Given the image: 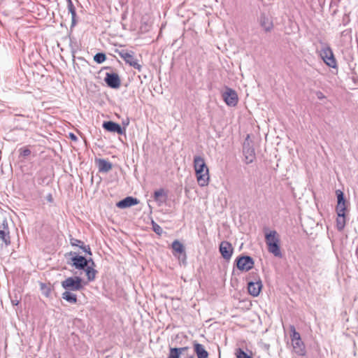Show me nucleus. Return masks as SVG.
<instances>
[{
	"label": "nucleus",
	"mask_w": 358,
	"mask_h": 358,
	"mask_svg": "<svg viewBox=\"0 0 358 358\" xmlns=\"http://www.w3.org/2000/svg\"><path fill=\"white\" fill-rule=\"evenodd\" d=\"M106 59V56L104 53H97L94 57V60L98 64H101Z\"/></svg>",
	"instance_id": "nucleus-25"
},
{
	"label": "nucleus",
	"mask_w": 358,
	"mask_h": 358,
	"mask_svg": "<svg viewBox=\"0 0 358 358\" xmlns=\"http://www.w3.org/2000/svg\"><path fill=\"white\" fill-rule=\"evenodd\" d=\"M222 98L229 106H235L238 101L236 92L229 87H227L225 92L222 94Z\"/></svg>",
	"instance_id": "nucleus-7"
},
{
	"label": "nucleus",
	"mask_w": 358,
	"mask_h": 358,
	"mask_svg": "<svg viewBox=\"0 0 358 358\" xmlns=\"http://www.w3.org/2000/svg\"><path fill=\"white\" fill-rule=\"evenodd\" d=\"M262 288V283L260 280L256 282H250L248 285V289L250 294L253 296H257Z\"/></svg>",
	"instance_id": "nucleus-14"
},
{
	"label": "nucleus",
	"mask_w": 358,
	"mask_h": 358,
	"mask_svg": "<svg viewBox=\"0 0 358 358\" xmlns=\"http://www.w3.org/2000/svg\"><path fill=\"white\" fill-rule=\"evenodd\" d=\"M172 249L175 255L185 252L183 245L178 240H176L172 243Z\"/></svg>",
	"instance_id": "nucleus-22"
},
{
	"label": "nucleus",
	"mask_w": 358,
	"mask_h": 358,
	"mask_svg": "<svg viewBox=\"0 0 358 358\" xmlns=\"http://www.w3.org/2000/svg\"><path fill=\"white\" fill-rule=\"evenodd\" d=\"M164 189H160L155 192L154 198L155 200H158L159 199V197L164 196Z\"/></svg>",
	"instance_id": "nucleus-29"
},
{
	"label": "nucleus",
	"mask_w": 358,
	"mask_h": 358,
	"mask_svg": "<svg viewBox=\"0 0 358 358\" xmlns=\"http://www.w3.org/2000/svg\"><path fill=\"white\" fill-rule=\"evenodd\" d=\"M45 294L48 296H49L50 293V289L48 287H46V288H45Z\"/></svg>",
	"instance_id": "nucleus-32"
},
{
	"label": "nucleus",
	"mask_w": 358,
	"mask_h": 358,
	"mask_svg": "<svg viewBox=\"0 0 358 358\" xmlns=\"http://www.w3.org/2000/svg\"><path fill=\"white\" fill-rule=\"evenodd\" d=\"M245 158L247 160V163L252 162L255 158L254 151L251 150L249 156H246Z\"/></svg>",
	"instance_id": "nucleus-30"
},
{
	"label": "nucleus",
	"mask_w": 358,
	"mask_h": 358,
	"mask_svg": "<svg viewBox=\"0 0 358 358\" xmlns=\"http://www.w3.org/2000/svg\"><path fill=\"white\" fill-rule=\"evenodd\" d=\"M46 287H47V286H46L45 284H43V283L41 284V289H44L45 288H46Z\"/></svg>",
	"instance_id": "nucleus-35"
},
{
	"label": "nucleus",
	"mask_w": 358,
	"mask_h": 358,
	"mask_svg": "<svg viewBox=\"0 0 358 358\" xmlns=\"http://www.w3.org/2000/svg\"><path fill=\"white\" fill-rule=\"evenodd\" d=\"M291 331L290 338L291 344L293 350L299 355H304L306 354V347L304 343L302 341L300 334L296 331L294 326L289 327Z\"/></svg>",
	"instance_id": "nucleus-4"
},
{
	"label": "nucleus",
	"mask_w": 358,
	"mask_h": 358,
	"mask_svg": "<svg viewBox=\"0 0 358 358\" xmlns=\"http://www.w3.org/2000/svg\"><path fill=\"white\" fill-rule=\"evenodd\" d=\"M138 203L136 199H134L131 196L126 197L125 199L120 201L117 203V206L120 208H125L134 205H136Z\"/></svg>",
	"instance_id": "nucleus-16"
},
{
	"label": "nucleus",
	"mask_w": 358,
	"mask_h": 358,
	"mask_svg": "<svg viewBox=\"0 0 358 358\" xmlns=\"http://www.w3.org/2000/svg\"><path fill=\"white\" fill-rule=\"evenodd\" d=\"M237 268L242 271H248L254 266L253 259L248 256H243L236 259Z\"/></svg>",
	"instance_id": "nucleus-9"
},
{
	"label": "nucleus",
	"mask_w": 358,
	"mask_h": 358,
	"mask_svg": "<svg viewBox=\"0 0 358 358\" xmlns=\"http://www.w3.org/2000/svg\"><path fill=\"white\" fill-rule=\"evenodd\" d=\"M48 200L50 202H52V201L53 199H52V194H49V195L48 196Z\"/></svg>",
	"instance_id": "nucleus-34"
},
{
	"label": "nucleus",
	"mask_w": 358,
	"mask_h": 358,
	"mask_svg": "<svg viewBox=\"0 0 358 358\" xmlns=\"http://www.w3.org/2000/svg\"><path fill=\"white\" fill-rule=\"evenodd\" d=\"M260 23L266 31H269L273 28V22L270 17L265 15L261 17Z\"/></svg>",
	"instance_id": "nucleus-19"
},
{
	"label": "nucleus",
	"mask_w": 358,
	"mask_h": 358,
	"mask_svg": "<svg viewBox=\"0 0 358 358\" xmlns=\"http://www.w3.org/2000/svg\"><path fill=\"white\" fill-rule=\"evenodd\" d=\"M266 243L269 252L275 257H281L280 237L276 231H270L265 235Z\"/></svg>",
	"instance_id": "nucleus-3"
},
{
	"label": "nucleus",
	"mask_w": 358,
	"mask_h": 358,
	"mask_svg": "<svg viewBox=\"0 0 358 358\" xmlns=\"http://www.w3.org/2000/svg\"><path fill=\"white\" fill-rule=\"evenodd\" d=\"M62 298L65 299L66 301L72 303H76L77 302V297L76 294H73L69 292H64L62 294Z\"/></svg>",
	"instance_id": "nucleus-23"
},
{
	"label": "nucleus",
	"mask_w": 358,
	"mask_h": 358,
	"mask_svg": "<svg viewBox=\"0 0 358 358\" xmlns=\"http://www.w3.org/2000/svg\"><path fill=\"white\" fill-rule=\"evenodd\" d=\"M62 286L65 289L78 291L83 289L82 279L79 277H69L62 282Z\"/></svg>",
	"instance_id": "nucleus-5"
},
{
	"label": "nucleus",
	"mask_w": 358,
	"mask_h": 358,
	"mask_svg": "<svg viewBox=\"0 0 358 358\" xmlns=\"http://www.w3.org/2000/svg\"><path fill=\"white\" fill-rule=\"evenodd\" d=\"M194 350L198 358H208V352L206 350L204 346L200 343H194Z\"/></svg>",
	"instance_id": "nucleus-17"
},
{
	"label": "nucleus",
	"mask_w": 358,
	"mask_h": 358,
	"mask_svg": "<svg viewBox=\"0 0 358 358\" xmlns=\"http://www.w3.org/2000/svg\"><path fill=\"white\" fill-rule=\"evenodd\" d=\"M98 166L100 171L104 172L109 171L112 169V164L109 162L101 159L98 160Z\"/></svg>",
	"instance_id": "nucleus-21"
},
{
	"label": "nucleus",
	"mask_w": 358,
	"mask_h": 358,
	"mask_svg": "<svg viewBox=\"0 0 358 358\" xmlns=\"http://www.w3.org/2000/svg\"><path fill=\"white\" fill-rule=\"evenodd\" d=\"M236 355L237 358H252L251 356L248 355L241 348L238 349L236 352Z\"/></svg>",
	"instance_id": "nucleus-27"
},
{
	"label": "nucleus",
	"mask_w": 358,
	"mask_h": 358,
	"mask_svg": "<svg viewBox=\"0 0 358 358\" xmlns=\"http://www.w3.org/2000/svg\"><path fill=\"white\" fill-rule=\"evenodd\" d=\"M189 349L188 347L183 348H171L170 349L169 355L168 358H180V355L187 351Z\"/></svg>",
	"instance_id": "nucleus-18"
},
{
	"label": "nucleus",
	"mask_w": 358,
	"mask_h": 358,
	"mask_svg": "<svg viewBox=\"0 0 358 358\" xmlns=\"http://www.w3.org/2000/svg\"><path fill=\"white\" fill-rule=\"evenodd\" d=\"M120 57L124 60V62L129 64L131 66L138 70H141V66L138 64V61L134 57L133 52H128L126 50H122L119 52Z\"/></svg>",
	"instance_id": "nucleus-6"
},
{
	"label": "nucleus",
	"mask_w": 358,
	"mask_h": 358,
	"mask_svg": "<svg viewBox=\"0 0 358 358\" xmlns=\"http://www.w3.org/2000/svg\"><path fill=\"white\" fill-rule=\"evenodd\" d=\"M13 303L14 305H17L19 303V301H13Z\"/></svg>",
	"instance_id": "nucleus-36"
},
{
	"label": "nucleus",
	"mask_w": 358,
	"mask_h": 358,
	"mask_svg": "<svg viewBox=\"0 0 358 358\" xmlns=\"http://www.w3.org/2000/svg\"><path fill=\"white\" fill-rule=\"evenodd\" d=\"M336 228L338 231H342L346 224V214L336 213Z\"/></svg>",
	"instance_id": "nucleus-20"
},
{
	"label": "nucleus",
	"mask_w": 358,
	"mask_h": 358,
	"mask_svg": "<svg viewBox=\"0 0 358 358\" xmlns=\"http://www.w3.org/2000/svg\"><path fill=\"white\" fill-rule=\"evenodd\" d=\"M193 166L195 172V177L199 186L207 187L210 181V171L205 159L201 156H194Z\"/></svg>",
	"instance_id": "nucleus-1"
},
{
	"label": "nucleus",
	"mask_w": 358,
	"mask_h": 358,
	"mask_svg": "<svg viewBox=\"0 0 358 358\" xmlns=\"http://www.w3.org/2000/svg\"><path fill=\"white\" fill-rule=\"evenodd\" d=\"M104 80L106 84L112 88H118L121 84L119 76L115 73H107Z\"/></svg>",
	"instance_id": "nucleus-11"
},
{
	"label": "nucleus",
	"mask_w": 358,
	"mask_h": 358,
	"mask_svg": "<svg viewBox=\"0 0 358 358\" xmlns=\"http://www.w3.org/2000/svg\"><path fill=\"white\" fill-rule=\"evenodd\" d=\"M68 10L69 12L71 14L72 24H74L76 23L75 17L76 15L75 7L71 1V0H68Z\"/></svg>",
	"instance_id": "nucleus-24"
},
{
	"label": "nucleus",
	"mask_w": 358,
	"mask_h": 358,
	"mask_svg": "<svg viewBox=\"0 0 358 358\" xmlns=\"http://www.w3.org/2000/svg\"><path fill=\"white\" fill-rule=\"evenodd\" d=\"M103 127L108 131L117 133L118 134H122L124 131L119 124L112 121L104 122Z\"/></svg>",
	"instance_id": "nucleus-13"
},
{
	"label": "nucleus",
	"mask_w": 358,
	"mask_h": 358,
	"mask_svg": "<svg viewBox=\"0 0 358 358\" xmlns=\"http://www.w3.org/2000/svg\"><path fill=\"white\" fill-rule=\"evenodd\" d=\"M233 247L231 244L227 241H222L220 245V252L225 259H229L233 253Z\"/></svg>",
	"instance_id": "nucleus-12"
},
{
	"label": "nucleus",
	"mask_w": 358,
	"mask_h": 358,
	"mask_svg": "<svg viewBox=\"0 0 358 358\" xmlns=\"http://www.w3.org/2000/svg\"><path fill=\"white\" fill-rule=\"evenodd\" d=\"M73 265L78 269H83L86 267L85 272L89 281L94 280L96 271L94 268V263L92 261L91 265L88 261L82 256H76L72 259Z\"/></svg>",
	"instance_id": "nucleus-2"
},
{
	"label": "nucleus",
	"mask_w": 358,
	"mask_h": 358,
	"mask_svg": "<svg viewBox=\"0 0 358 358\" xmlns=\"http://www.w3.org/2000/svg\"><path fill=\"white\" fill-rule=\"evenodd\" d=\"M336 194L338 200L337 205L336 207V213L346 214L347 206L343 192L341 190L338 189L336 191Z\"/></svg>",
	"instance_id": "nucleus-10"
},
{
	"label": "nucleus",
	"mask_w": 358,
	"mask_h": 358,
	"mask_svg": "<svg viewBox=\"0 0 358 358\" xmlns=\"http://www.w3.org/2000/svg\"><path fill=\"white\" fill-rule=\"evenodd\" d=\"M70 243H71V244L73 246H78V247H80V248H84L83 247V243L81 241L78 240V239H76V238H71V239H70Z\"/></svg>",
	"instance_id": "nucleus-28"
},
{
	"label": "nucleus",
	"mask_w": 358,
	"mask_h": 358,
	"mask_svg": "<svg viewBox=\"0 0 358 358\" xmlns=\"http://www.w3.org/2000/svg\"><path fill=\"white\" fill-rule=\"evenodd\" d=\"M20 155L27 157L31 155V150L27 146L22 147L20 149Z\"/></svg>",
	"instance_id": "nucleus-26"
},
{
	"label": "nucleus",
	"mask_w": 358,
	"mask_h": 358,
	"mask_svg": "<svg viewBox=\"0 0 358 358\" xmlns=\"http://www.w3.org/2000/svg\"><path fill=\"white\" fill-rule=\"evenodd\" d=\"M70 137L72 140L76 141L77 138L73 134H70Z\"/></svg>",
	"instance_id": "nucleus-33"
},
{
	"label": "nucleus",
	"mask_w": 358,
	"mask_h": 358,
	"mask_svg": "<svg viewBox=\"0 0 358 358\" xmlns=\"http://www.w3.org/2000/svg\"><path fill=\"white\" fill-rule=\"evenodd\" d=\"M320 55L327 65L331 67H335L336 61L334 57L333 52L329 47L326 46L322 48Z\"/></svg>",
	"instance_id": "nucleus-8"
},
{
	"label": "nucleus",
	"mask_w": 358,
	"mask_h": 358,
	"mask_svg": "<svg viewBox=\"0 0 358 358\" xmlns=\"http://www.w3.org/2000/svg\"><path fill=\"white\" fill-rule=\"evenodd\" d=\"M9 230L7 224L3 223L0 225V238L5 243L6 245L10 243V238Z\"/></svg>",
	"instance_id": "nucleus-15"
},
{
	"label": "nucleus",
	"mask_w": 358,
	"mask_h": 358,
	"mask_svg": "<svg viewBox=\"0 0 358 358\" xmlns=\"http://www.w3.org/2000/svg\"><path fill=\"white\" fill-rule=\"evenodd\" d=\"M153 229L157 234H160L162 231V228L157 224L153 227Z\"/></svg>",
	"instance_id": "nucleus-31"
}]
</instances>
